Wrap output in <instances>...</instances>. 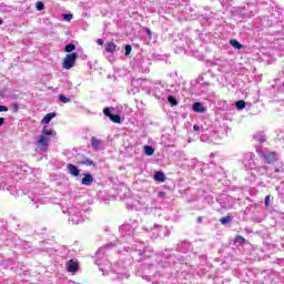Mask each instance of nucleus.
<instances>
[{
    "mask_svg": "<svg viewBox=\"0 0 284 284\" xmlns=\"http://www.w3.org/2000/svg\"><path fill=\"white\" fill-rule=\"evenodd\" d=\"M110 247H112V244H108L106 246L100 247L95 253V257L98 258L95 260V263L100 272H102L103 276L110 274V272H113L114 274H119V268H116L115 266H112L110 262L105 261L104 263H101V261L99 260V258H103L105 254H108V248Z\"/></svg>",
    "mask_w": 284,
    "mask_h": 284,
    "instance_id": "f257e3e1",
    "label": "nucleus"
},
{
    "mask_svg": "<svg viewBox=\"0 0 284 284\" xmlns=\"http://www.w3.org/2000/svg\"><path fill=\"white\" fill-rule=\"evenodd\" d=\"M69 221H72L73 225H79L83 223V215H81L80 206H71L68 209Z\"/></svg>",
    "mask_w": 284,
    "mask_h": 284,
    "instance_id": "f03ea898",
    "label": "nucleus"
},
{
    "mask_svg": "<svg viewBox=\"0 0 284 284\" xmlns=\"http://www.w3.org/2000/svg\"><path fill=\"white\" fill-rule=\"evenodd\" d=\"M77 59H79V53L77 52L67 54L63 60L62 68H64V70H72V68H74V63H77Z\"/></svg>",
    "mask_w": 284,
    "mask_h": 284,
    "instance_id": "7ed1b4c3",
    "label": "nucleus"
},
{
    "mask_svg": "<svg viewBox=\"0 0 284 284\" xmlns=\"http://www.w3.org/2000/svg\"><path fill=\"white\" fill-rule=\"evenodd\" d=\"M136 225H139L136 221L132 222V224L130 223L123 224L120 227V232L122 236H132V234H134V231L136 230Z\"/></svg>",
    "mask_w": 284,
    "mask_h": 284,
    "instance_id": "20e7f679",
    "label": "nucleus"
},
{
    "mask_svg": "<svg viewBox=\"0 0 284 284\" xmlns=\"http://www.w3.org/2000/svg\"><path fill=\"white\" fill-rule=\"evenodd\" d=\"M36 145L40 149V152H48V148L50 146V138H45V135H39L36 139Z\"/></svg>",
    "mask_w": 284,
    "mask_h": 284,
    "instance_id": "39448f33",
    "label": "nucleus"
},
{
    "mask_svg": "<svg viewBox=\"0 0 284 284\" xmlns=\"http://www.w3.org/2000/svg\"><path fill=\"white\" fill-rule=\"evenodd\" d=\"M141 258H152L154 250L151 246H146L139 251Z\"/></svg>",
    "mask_w": 284,
    "mask_h": 284,
    "instance_id": "423d86ee",
    "label": "nucleus"
},
{
    "mask_svg": "<svg viewBox=\"0 0 284 284\" xmlns=\"http://www.w3.org/2000/svg\"><path fill=\"white\" fill-rule=\"evenodd\" d=\"M67 270L71 273L79 272V261L69 260L67 262Z\"/></svg>",
    "mask_w": 284,
    "mask_h": 284,
    "instance_id": "0eeeda50",
    "label": "nucleus"
},
{
    "mask_svg": "<svg viewBox=\"0 0 284 284\" xmlns=\"http://www.w3.org/2000/svg\"><path fill=\"white\" fill-rule=\"evenodd\" d=\"M192 110H193V112H197L199 114H203L204 112L207 111V108H205L203 105V103H201V102H195L192 105Z\"/></svg>",
    "mask_w": 284,
    "mask_h": 284,
    "instance_id": "6e6552de",
    "label": "nucleus"
},
{
    "mask_svg": "<svg viewBox=\"0 0 284 284\" xmlns=\"http://www.w3.org/2000/svg\"><path fill=\"white\" fill-rule=\"evenodd\" d=\"M82 176H84L81 180L82 185H92V183H94V176H92L90 173H83Z\"/></svg>",
    "mask_w": 284,
    "mask_h": 284,
    "instance_id": "1a4fd4ad",
    "label": "nucleus"
},
{
    "mask_svg": "<svg viewBox=\"0 0 284 284\" xmlns=\"http://www.w3.org/2000/svg\"><path fill=\"white\" fill-rule=\"evenodd\" d=\"M116 50L119 49L116 48V44L114 42L105 43V52H108V54H114Z\"/></svg>",
    "mask_w": 284,
    "mask_h": 284,
    "instance_id": "9d476101",
    "label": "nucleus"
},
{
    "mask_svg": "<svg viewBox=\"0 0 284 284\" xmlns=\"http://www.w3.org/2000/svg\"><path fill=\"white\" fill-rule=\"evenodd\" d=\"M40 135L50 139V136H57V132H54L52 129H50L48 126H43L42 133Z\"/></svg>",
    "mask_w": 284,
    "mask_h": 284,
    "instance_id": "9b49d317",
    "label": "nucleus"
},
{
    "mask_svg": "<svg viewBox=\"0 0 284 284\" xmlns=\"http://www.w3.org/2000/svg\"><path fill=\"white\" fill-rule=\"evenodd\" d=\"M262 158L266 161V163H274V161H276V152L263 154Z\"/></svg>",
    "mask_w": 284,
    "mask_h": 284,
    "instance_id": "f8f14e48",
    "label": "nucleus"
},
{
    "mask_svg": "<svg viewBox=\"0 0 284 284\" xmlns=\"http://www.w3.org/2000/svg\"><path fill=\"white\" fill-rule=\"evenodd\" d=\"M68 170L71 176H79V174H81V171L74 164H68Z\"/></svg>",
    "mask_w": 284,
    "mask_h": 284,
    "instance_id": "ddd939ff",
    "label": "nucleus"
},
{
    "mask_svg": "<svg viewBox=\"0 0 284 284\" xmlns=\"http://www.w3.org/2000/svg\"><path fill=\"white\" fill-rule=\"evenodd\" d=\"M57 116L55 112H51L48 113L41 121L42 124L48 125V123H50V121H52V119H54Z\"/></svg>",
    "mask_w": 284,
    "mask_h": 284,
    "instance_id": "4468645a",
    "label": "nucleus"
},
{
    "mask_svg": "<svg viewBox=\"0 0 284 284\" xmlns=\"http://www.w3.org/2000/svg\"><path fill=\"white\" fill-rule=\"evenodd\" d=\"M154 180L158 181V183H164L165 181V173L158 171L154 174Z\"/></svg>",
    "mask_w": 284,
    "mask_h": 284,
    "instance_id": "2eb2a0df",
    "label": "nucleus"
},
{
    "mask_svg": "<svg viewBox=\"0 0 284 284\" xmlns=\"http://www.w3.org/2000/svg\"><path fill=\"white\" fill-rule=\"evenodd\" d=\"M101 146V141L99 139H97L95 136L91 138V148H93V150H99V148Z\"/></svg>",
    "mask_w": 284,
    "mask_h": 284,
    "instance_id": "dca6fc26",
    "label": "nucleus"
},
{
    "mask_svg": "<svg viewBox=\"0 0 284 284\" xmlns=\"http://www.w3.org/2000/svg\"><path fill=\"white\" fill-rule=\"evenodd\" d=\"M253 139L255 141H257L258 143H265V141H267V136H265L264 134H261V133L253 135Z\"/></svg>",
    "mask_w": 284,
    "mask_h": 284,
    "instance_id": "f3484780",
    "label": "nucleus"
},
{
    "mask_svg": "<svg viewBox=\"0 0 284 284\" xmlns=\"http://www.w3.org/2000/svg\"><path fill=\"white\" fill-rule=\"evenodd\" d=\"M230 43L233 48H235V50H243V44H241V42H239L236 39H231Z\"/></svg>",
    "mask_w": 284,
    "mask_h": 284,
    "instance_id": "a211bd4d",
    "label": "nucleus"
},
{
    "mask_svg": "<svg viewBox=\"0 0 284 284\" xmlns=\"http://www.w3.org/2000/svg\"><path fill=\"white\" fill-rule=\"evenodd\" d=\"M77 50V45L74 43H69L64 47V52H74Z\"/></svg>",
    "mask_w": 284,
    "mask_h": 284,
    "instance_id": "6ab92c4d",
    "label": "nucleus"
},
{
    "mask_svg": "<svg viewBox=\"0 0 284 284\" xmlns=\"http://www.w3.org/2000/svg\"><path fill=\"white\" fill-rule=\"evenodd\" d=\"M144 152L146 154V156H152V154H154V149L150 145L144 146Z\"/></svg>",
    "mask_w": 284,
    "mask_h": 284,
    "instance_id": "aec40b11",
    "label": "nucleus"
},
{
    "mask_svg": "<svg viewBox=\"0 0 284 284\" xmlns=\"http://www.w3.org/2000/svg\"><path fill=\"white\" fill-rule=\"evenodd\" d=\"M168 101L171 105H179V101H176V98H174V95H169Z\"/></svg>",
    "mask_w": 284,
    "mask_h": 284,
    "instance_id": "412c9836",
    "label": "nucleus"
},
{
    "mask_svg": "<svg viewBox=\"0 0 284 284\" xmlns=\"http://www.w3.org/2000/svg\"><path fill=\"white\" fill-rule=\"evenodd\" d=\"M110 119L113 123H121V115L119 114H111Z\"/></svg>",
    "mask_w": 284,
    "mask_h": 284,
    "instance_id": "4be33fe9",
    "label": "nucleus"
},
{
    "mask_svg": "<svg viewBox=\"0 0 284 284\" xmlns=\"http://www.w3.org/2000/svg\"><path fill=\"white\" fill-rule=\"evenodd\" d=\"M230 221H232V216L227 215V216H224L220 220V223L222 225H227V223H230Z\"/></svg>",
    "mask_w": 284,
    "mask_h": 284,
    "instance_id": "5701e85b",
    "label": "nucleus"
},
{
    "mask_svg": "<svg viewBox=\"0 0 284 284\" xmlns=\"http://www.w3.org/2000/svg\"><path fill=\"white\" fill-rule=\"evenodd\" d=\"M79 165H93L94 166L95 164H94V161L87 159L84 161H80Z\"/></svg>",
    "mask_w": 284,
    "mask_h": 284,
    "instance_id": "b1692460",
    "label": "nucleus"
},
{
    "mask_svg": "<svg viewBox=\"0 0 284 284\" xmlns=\"http://www.w3.org/2000/svg\"><path fill=\"white\" fill-rule=\"evenodd\" d=\"M235 106L237 108V110H244L245 102L243 100H240V101L235 102Z\"/></svg>",
    "mask_w": 284,
    "mask_h": 284,
    "instance_id": "393cba45",
    "label": "nucleus"
},
{
    "mask_svg": "<svg viewBox=\"0 0 284 284\" xmlns=\"http://www.w3.org/2000/svg\"><path fill=\"white\" fill-rule=\"evenodd\" d=\"M36 8L39 12H41V10H43V8H45V4L43 3V1H38L36 3Z\"/></svg>",
    "mask_w": 284,
    "mask_h": 284,
    "instance_id": "a878e982",
    "label": "nucleus"
},
{
    "mask_svg": "<svg viewBox=\"0 0 284 284\" xmlns=\"http://www.w3.org/2000/svg\"><path fill=\"white\" fill-rule=\"evenodd\" d=\"M124 50H125V57H130V54L132 53V45H130V44H126L125 47H124Z\"/></svg>",
    "mask_w": 284,
    "mask_h": 284,
    "instance_id": "bb28decb",
    "label": "nucleus"
},
{
    "mask_svg": "<svg viewBox=\"0 0 284 284\" xmlns=\"http://www.w3.org/2000/svg\"><path fill=\"white\" fill-rule=\"evenodd\" d=\"M59 101H61L62 103H70V98H67L65 95L60 94Z\"/></svg>",
    "mask_w": 284,
    "mask_h": 284,
    "instance_id": "cd10ccee",
    "label": "nucleus"
},
{
    "mask_svg": "<svg viewBox=\"0 0 284 284\" xmlns=\"http://www.w3.org/2000/svg\"><path fill=\"white\" fill-rule=\"evenodd\" d=\"M160 232L164 233V236H170V231L168 227L159 226Z\"/></svg>",
    "mask_w": 284,
    "mask_h": 284,
    "instance_id": "c85d7f7f",
    "label": "nucleus"
},
{
    "mask_svg": "<svg viewBox=\"0 0 284 284\" xmlns=\"http://www.w3.org/2000/svg\"><path fill=\"white\" fill-rule=\"evenodd\" d=\"M103 114H104V116H109V119H110L112 116V112L110 111V108H105L103 110Z\"/></svg>",
    "mask_w": 284,
    "mask_h": 284,
    "instance_id": "c756f323",
    "label": "nucleus"
},
{
    "mask_svg": "<svg viewBox=\"0 0 284 284\" xmlns=\"http://www.w3.org/2000/svg\"><path fill=\"white\" fill-rule=\"evenodd\" d=\"M235 243H245V239L241 235H237V237L235 239Z\"/></svg>",
    "mask_w": 284,
    "mask_h": 284,
    "instance_id": "7c9ffc66",
    "label": "nucleus"
},
{
    "mask_svg": "<svg viewBox=\"0 0 284 284\" xmlns=\"http://www.w3.org/2000/svg\"><path fill=\"white\" fill-rule=\"evenodd\" d=\"M64 21H72V14H63Z\"/></svg>",
    "mask_w": 284,
    "mask_h": 284,
    "instance_id": "2f4dec72",
    "label": "nucleus"
},
{
    "mask_svg": "<svg viewBox=\"0 0 284 284\" xmlns=\"http://www.w3.org/2000/svg\"><path fill=\"white\" fill-rule=\"evenodd\" d=\"M264 203H265L266 207L270 206V195L265 196Z\"/></svg>",
    "mask_w": 284,
    "mask_h": 284,
    "instance_id": "473e14b6",
    "label": "nucleus"
},
{
    "mask_svg": "<svg viewBox=\"0 0 284 284\" xmlns=\"http://www.w3.org/2000/svg\"><path fill=\"white\" fill-rule=\"evenodd\" d=\"M0 112H8V106L0 105Z\"/></svg>",
    "mask_w": 284,
    "mask_h": 284,
    "instance_id": "72a5a7b5",
    "label": "nucleus"
},
{
    "mask_svg": "<svg viewBox=\"0 0 284 284\" xmlns=\"http://www.w3.org/2000/svg\"><path fill=\"white\" fill-rule=\"evenodd\" d=\"M193 130H194V132H199V130H202V131H203V128H200L199 124H195V125L193 126Z\"/></svg>",
    "mask_w": 284,
    "mask_h": 284,
    "instance_id": "f704fd0d",
    "label": "nucleus"
},
{
    "mask_svg": "<svg viewBox=\"0 0 284 284\" xmlns=\"http://www.w3.org/2000/svg\"><path fill=\"white\" fill-rule=\"evenodd\" d=\"M158 196H159L160 199L165 197V192H163V191L159 192Z\"/></svg>",
    "mask_w": 284,
    "mask_h": 284,
    "instance_id": "c9c22d12",
    "label": "nucleus"
},
{
    "mask_svg": "<svg viewBox=\"0 0 284 284\" xmlns=\"http://www.w3.org/2000/svg\"><path fill=\"white\" fill-rule=\"evenodd\" d=\"M97 43H98V45H103L104 41H103V39H98Z\"/></svg>",
    "mask_w": 284,
    "mask_h": 284,
    "instance_id": "e433bc0d",
    "label": "nucleus"
},
{
    "mask_svg": "<svg viewBox=\"0 0 284 284\" xmlns=\"http://www.w3.org/2000/svg\"><path fill=\"white\" fill-rule=\"evenodd\" d=\"M146 34L148 37H152V30H150V28H146Z\"/></svg>",
    "mask_w": 284,
    "mask_h": 284,
    "instance_id": "4c0bfd02",
    "label": "nucleus"
},
{
    "mask_svg": "<svg viewBox=\"0 0 284 284\" xmlns=\"http://www.w3.org/2000/svg\"><path fill=\"white\" fill-rule=\"evenodd\" d=\"M13 112H19V104L13 105Z\"/></svg>",
    "mask_w": 284,
    "mask_h": 284,
    "instance_id": "58836bf2",
    "label": "nucleus"
},
{
    "mask_svg": "<svg viewBox=\"0 0 284 284\" xmlns=\"http://www.w3.org/2000/svg\"><path fill=\"white\" fill-rule=\"evenodd\" d=\"M6 123V118H0V128Z\"/></svg>",
    "mask_w": 284,
    "mask_h": 284,
    "instance_id": "ea45409f",
    "label": "nucleus"
},
{
    "mask_svg": "<svg viewBox=\"0 0 284 284\" xmlns=\"http://www.w3.org/2000/svg\"><path fill=\"white\" fill-rule=\"evenodd\" d=\"M197 223H203V217H197Z\"/></svg>",
    "mask_w": 284,
    "mask_h": 284,
    "instance_id": "a19ab883",
    "label": "nucleus"
},
{
    "mask_svg": "<svg viewBox=\"0 0 284 284\" xmlns=\"http://www.w3.org/2000/svg\"><path fill=\"white\" fill-rule=\"evenodd\" d=\"M0 26H3V19L0 18Z\"/></svg>",
    "mask_w": 284,
    "mask_h": 284,
    "instance_id": "79ce46f5",
    "label": "nucleus"
},
{
    "mask_svg": "<svg viewBox=\"0 0 284 284\" xmlns=\"http://www.w3.org/2000/svg\"><path fill=\"white\" fill-rule=\"evenodd\" d=\"M0 26H3V19L0 18Z\"/></svg>",
    "mask_w": 284,
    "mask_h": 284,
    "instance_id": "37998d69",
    "label": "nucleus"
},
{
    "mask_svg": "<svg viewBox=\"0 0 284 284\" xmlns=\"http://www.w3.org/2000/svg\"><path fill=\"white\" fill-rule=\"evenodd\" d=\"M275 172H278V169H276Z\"/></svg>",
    "mask_w": 284,
    "mask_h": 284,
    "instance_id": "c03bdc74",
    "label": "nucleus"
}]
</instances>
